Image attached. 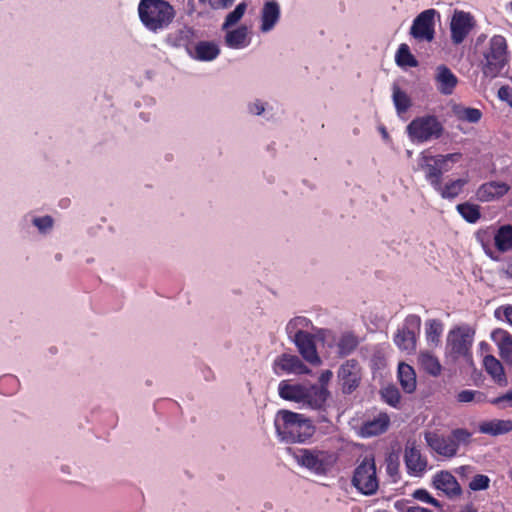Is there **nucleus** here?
Returning <instances> with one entry per match:
<instances>
[{
  "label": "nucleus",
  "instance_id": "obj_1",
  "mask_svg": "<svg viewBox=\"0 0 512 512\" xmlns=\"http://www.w3.org/2000/svg\"><path fill=\"white\" fill-rule=\"evenodd\" d=\"M274 426L278 438L286 443L305 442L315 431L308 417L285 409L276 413Z\"/></svg>",
  "mask_w": 512,
  "mask_h": 512
},
{
  "label": "nucleus",
  "instance_id": "obj_2",
  "mask_svg": "<svg viewBox=\"0 0 512 512\" xmlns=\"http://www.w3.org/2000/svg\"><path fill=\"white\" fill-rule=\"evenodd\" d=\"M138 16L142 25L150 32L166 29L175 17V10L166 0H140Z\"/></svg>",
  "mask_w": 512,
  "mask_h": 512
},
{
  "label": "nucleus",
  "instance_id": "obj_3",
  "mask_svg": "<svg viewBox=\"0 0 512 512\" xmlns=\"http://www.w3.org/2000/svg\"><path fill=\"white\" fill-rule=\"evenodd\" d=\"M480 54L483 75L490 79L496 78L508 64L506 39L501 35H494L482 48Z\"/></svg>",
  "mask_w": 512,
  "mask_h": 512
},
{
  "label": "nucleus",
  "instance_id": "obj_4",
  "mask_svg": "<svg viewBox=\"0 0 512 512\" xmlns=\"http://www.w3.org/2000/svg\"><path fill=\"white\" fill-rule=\"evenodd\" d=\"M294 459L317 475L326 474L335 462L333 453L317 449H299L294 453Z\"/></svg>",
  "mask_w": 512,
  "mask_h": 512
},
{
  "label": "nucleus",
  "instance_id": "obj_5",
  "mask_svg": "<svg viewBox=\"0 0 512 512\" xmlns=\"http://www.w3.org/2000/svg\"><path fill=\"white\" fill-rule=\"evenodd\" d=\"M352 485L364 495H373L377 492L379 481L373 456H365L356 466L352 477Z\"/></svg>",
  "mask_w": 512,
  "mask_h": 512
},
{
  "label": "nucleus",
  "instance_id": "obj_6",
  "mask_svg": "<svg viewBox=\"0 0 512 512\" xmlns=\"http://www.w3.org/2000/svg\"><path fill=\"white\" fill-rule=\"evenodd\" d=\"M407 133L413 142L423 143L440 138L443 126L437 117L425 115L413 119L407 126Z\"/></svg>",
  "mask_w": 512,
  "mask_h": 512
},
{
  "label": "nucleus",
  "instance_id": "obj_7",
  "mask_svg": "<svg viewBox=\"0 0 512 512\" xmlns=\"http://www.w3.org/2000/svg\"><path fill=\"white\" fill-rule=\"evenodd\" d=\"M474 330L461 326L451 330L447 336V352L454 358H468L473 343Z\"/></svg>",
  "mask_w": 512,
  "mask_h": 512
},
{
  "label": "nucleus",
  "instance_id": "obj_8",
  "mask_svg": "<svg viewBox=\"0 0 512 512\" xmlns=\"http://www.w3.org/2000/svg\"><path fill=\"white\" fill-rule=\"evenodd\" d=\"M476 27V20L470 12L455 9L449 22L450 39L453 45L462 44Z\"/></svg>",
  "mask_w": 512,
  "mask_h": 512
},
{
  "label": "nucleus",
  "instance_id": "obj_9",
  "mask_svg": "<svg viewBox=\"0 0 512 512\" xmlns=\"http://www.w3.org/2000/svg\"><path fill=\"white\" fill-rule=\"evenodd\" d=\"M331 393L327 387L317 386L316 383L306 381L305 391L300 408L325 412L329 406Z\"/></svg>",
  "mask_w": 512,
  "mask_h": 512
},
{
  "label": "nucleus",
  "instance_id": "obj_10",
  "mask_svg": "<svg viewBox=\"0 0 512 512\" xmlns=\"http://www.w3.org/2000/svg\"><path fill=\"white\" fill-rule=\"evenodd\" d=\"M439 13L435 9L422 11L412 23L410 34L418 41L431 42L435 37V17Z\"/></svg>",
  "mask_w": 512,
  "mask_h": 512
},
{
  "label": "nucleus",
  "instance_id": "obj_11",
  "mask_svg": "<svg viewBox=\"0 0 512 512\" xmlns=\"http://www.w3.org/2000/svg\"><path fill=\"white\" fill-rule=\"evenodd\" d=\"M337 379L344 394L355 391L362 379V368L355 359L346 360L337 371Z\"/></svg>",
  "mask_w": 512,
  "mask_h": 512
},
{
  "label": "nucleus",
  "instance_id": "obj_12",
  "mask_svg": "<svg viewBox=\"0 0 512 512\" xmlns=\"http://www.w3.org/2000/svg\"><path fill=\"white\" fill-rule=\"evenodd\" d=\"M421 320L416 315L406 318L404 326L394 336L396 346L406 352L416 348V333L420 330Z\"/></svg>",
  "mask_w": 512,
  "mask_h": 512
},
{
  "label": "nucleus",
  "instance_id": "obj_13",
  "mask_svg": "<svg viewBox=\"0 0 512 512\" xmlns=\"http://www.w3.org/2000/svg\"><path fill=\"white\" fill-rule=\"evenodd\" d=\"M273 372L281 376L283 374L307 375L311 370L294 354L283 353L275 358L272 365Z\"/></svg>",
  "mask_w": 512,
  "mask_h": 512
},
{
  "label": "nucleus",
  "instance_id": "obj_14",
  "mask_svg": "<svg viewBox=\"0 0 512 512\" xmlns=\"http://www.w3.org/2000/svg\"><path fill=\"white\" fill-rule=\"evenodd\" d=\"M424 438L431 450L440 456L452 458L458 452L457 444H455V440L451 439L450 436L426 432Z\"/></svg>",
  "mask_w": 512,
  "mask_h": 512
},
{
  "label": "nucleus",
  "instance_id": "obj_15",
  "mask_svg": "<svg viewBox=\"0 0 512 512\" xmlns=\"http://www.w3.org/2000/svg\"><path fill=\"white\" fill-rule=\"evenodd\" d=\"M296 345L301 356L311 365L319 366L322 361L317 353L313 336L310 333H297L290 338Z\"/></svg>",
  "mask_w": 512,
  "mask_h": 512
},
{
  "label": "nucleus",
  "instance_id": "obj_16",
  "mask_svg": "<svg viewBox=\"0 0 512 512\" xmlns=\"http://www.w3.org/2000/svg\"><path fill=\"white\" fill-rule=\"evenodd\" d=\"M281 8L276 0L266 1L260 10L259 31L267 34L274 30L280 21Z\"/></svg>",
  "mask_w": 512,
  "mask_h": 512
},
{
  "label": "nucleus",
  "instance_id": "obj_17",
  "mask_svg": "<svg viewBox=\"0 0 512 512\" xmlns=\"http://www.w3.org/2000/svg\"><path fill=\"white\" fill-rule=\"evenodd\" d=\"M432 485L450 499L459 497L462 494V488L457 479L448 471L436 473L432 478Z\"/></svg>",
  "mask_w": 512,
  "mask_h": 512
},
{
  "label": "nucleus",
  "instance_id": "obj_18",
  "mask_svg": "<svg viewBox=\"0 0 512 512\" xmlns=\"http://www.w3.org/2000/svg\"><path fill=\"white\" fill-rule=\"evenodd\" d=\"M220 47L217 42L209 40H200L194 43L188 50V56L199 62L214 61L220 55Z\"/></svg>",
  "mask_w": 512,
  "mask_h": 512
},
{
  "label": "nucleus",
  "instance_id": "obj_19",
  "mask_svg": "<svg viewBox=\"0 0 512 512\" xmlns=\"http://www.w3.org/2000/svg\"><path fill=\"white\" fill-rule=\"evenodd\" d=\"M389 424V416L386 413L380 412L363 422L359 428V435L363 438L380 435L387 431Z\"/></svg>",
  "mask_w": 512,
  "mask_h": 512
},
{
  "label": "nucleus",
  "instance_id": "obj_20",
  "mask_svg": "<svg viewBox=\"0 0 512 512\" xmlns=\"http://www.w3.org/2000/svg\"><path fill=\"white\" fill-rule=\"evenodd\" d=\"M225 31L224 43L228 48L242 50L251 44V32L246 25Z\"/></svg>",
  "mask_w": 512,
  "mask_h": 512
},
{
  "label": "nucleus",
  "instance_id": "obj_21",
  "mask_svg": "<svg viewBox=\"0 0 512 512\" xmlns=\"http://www.w3.org/2000/svg\"><path fill=\"white\" fill-rule=\"evenodd\" d=\"M404 459L409 474L421 476L426 471L427 459L414 444L406 446Z\"/></svg>",
  "mask_w": 512,
  "mask_h": 512
},
{
  "label": "nucleus",
  "instance_id": "obj_22",
  "mask_svg": "<svg viewBox=\"0 0 512 512\" xmlns=\"http://www.w3.org/2000/svg\"><path fill=\"white\" fill-rule=\"evenodd\" d=\"M418 167L425 172V178L434 188H439L442 180V174L434 156L421 153L418 157Z\"/></svg>",
  "mask_w": 512,
  "mask_h": 512
},
{
  "label": "nucleus",
  "instance_id": "obj_23",
  "mask_svg": "<svg viewBox=\"0 0 512 512\" xmlns=\"http://www.w3.org/2000/svg\"><path fill=\"white\" fill-rule=\"evenodd\" d=\"M305 386L306 381L282 380L278 384V394L283 400L294 402L300 406Z\"/></svg>",
  "mask_w": 512,
  "mask_h": 512
},
{
  "label": "nucleus",
  "instance_id": "obj_24",
  "mask_svg": "<svg viewBox=\"0 0 512 512\" xmlns=\"http://www.w3.org/2000/svg\"><path fill=\"white\" fill-rule=\"evenodd\" d=\"M437 89L443 95H451L458 83L456 75L445 65H440L435 71Z\"/></svg>",
  "mask_w": 512,
  "mask_h": 512
},
{
  "label": "nucleus",
  "instance_id": "obj_25",
  "mask_svg": "<svg viewBox=\"0 0 512 512\" xmlns=\"http://www.w3.org/2000/svg\"><path fill=\"white\" fill-rule=\"evenodd\" d=\"M509 191V186L505 182L491 181L482 184L477 192V199L481 202H490L504 196Z\"/></svg>",
  "mask_w": 512,
  "mask_h": 512
},
{
  "label": "nucleus",
  "instance_id": "obj_26",
  "mask_svg": "<svg viewBox=\"0 0 512 512\" xmlns=\"http://www.w3.org/2000/svg\"><path fill=\"white\" fill-rule=\"evenodd\" d=\"M492 341L497 345L501 358L512 365V336L503 329L491 333Z\"/></svg>",
  "mask_w": 512,
  "mask_h": 512
},
{
  "label": "nucleus",
  "instance_id": "obj_27",
  "mask_svg": "<svg viewBox=\"0 0 512 512\" xmlns=\"http://www.w3.org/2000/svg\"><path fill=\"white\" fill-rule=\"evenodd\" d=\"M195 37V30L191 27L184 26L169 34L168 42L174 47H183L188 54V50H190L195 43Z\"/></svg>",
  "mask_w": 512,
  "mask_h": 512
},
{
  "label": "nucleus",
  "instance_id": "obj_28",
  "mask_svg": "<svg viewBox=\"0 0 512 512\" xmlns=\"http://www.w3.org/2000/svg\"><path fill=\"white\" fill-rule=\"evenodd\" d=\"M479 431L483 434L498 436L512 431V420H491L482 422Z\"/></svg>",
  "mask_w": 512,
  "mask_h": 512
},
{
  "label": "nucleus",
  "instance_id": "obj_29",
  "mask_svg": "<svg viewBox=\"0 0 512 512\" xmlns=\"http://www.w3.org/2000/svg\"><path fill=\"white\" fill-rule=\"evenodd\" d=\"M398 379L406 393H412L416 389V374L410 365L406 363L398 365Z\"/></svg>",
  "mask_w": 512,
  "mask_h": 512
},
{
  "label": "nucleus",
  "instance_id": "obj_30",
  "mask_svg": "<svg viewBox=\"0 0 512 512\" xmlns=\"http://www.w3.org/2000/svg\"><path fill=\"white\" fill-rule=\"evenodd\" d=\"M484 366L487 373L501 386L507 384L504 369L499 360L494 356L488 355L484 358Z\"/></svg>",
  "mask_w": 512,
  "mask_h": 512
},
{
  "label": "nucleus",
  "instance_id": "obj_31",
  "mask_svg": "<svg viewBox=\"0 0 512 512\" xmlns=\"http://www.w3.org/2000/svg\"><path fill=\"white\" fill-rule=\"evenodd\" d=\"M359 344L358 337L351 332L341 334L336 342L337 353L340 357L352 354Z\"/></svg>",
  "mask_w": 512,
  "mask_h": 512
},
{
  "label": "nucleus",
  "instance_id": "obj_32",
  "mask_svg": "<svg viewBox=\"0 0 512 512\" xmlns=\"http://www.w3.org/2000/svg\"><path fill=\"white\" fill-rule=\"evenodd\" d=\"M467 183V179L452 180L445 185H442L441 182L439 188H434V190L437 191L443 199H454L462 192Z\"/></svg>",
  "mask_w": 512,
  "mask_h": 512
},
{
  "label": "nucleus",
  "instance_id": "obj_33",
  "mask_svg": "<svg viewBox=\"0 0 512 512\" xmlns=\"http://www.w3.org/2000/svg\"><path fill=\"white\" fill-rule=\"evenodd\" d=\"M418 362L423 370L433 376H437L441 373L442 367L438 358L428 351L420 352Z\"/></svg>",
  "mask_w": 512,
  "mask_h": 512
},
{
  "label": "nucleus",
  "instance_id": "obj_34",
  "mask_svg": "<svg viewBox=\"0 0 512 512\" xmlns=\"http://www.w3.org/2000/svg\"><path fill=\"white\" fill-rule=\"evenodd\" d=\"M494 242L500 252L512 249V225L501 226L494 236Z\"/></svg>",
  "mask_w": 512,
  "mask_h": 512
},
{
  "label": "nucleus",
  "instance_id": "obj_35",
  "mask_svg": "<svg viewBox=\"0 0 512 512\" xmlns=\"http://www.w3.org/2000/svg\"><path fill=\"white\" fill-rule=\"evenodd\" d=\"M453 113L459 120L469 123H477L482 118V112L479 109L461 105H455L453 107Z\"/></svg>",
  "mask_w": 512,
  "mask_h": 512
},
{
  "label": "nucleus",
  "instance_id": "obj_36",
  "mask_svg": "<svg viewBox=\"0 0 512 512\" xmlns=\"http://www.w3.org/2000/svg\"><path fill=\"white\" fill-rule=\"evenodd\" d=\"M392 99L398 114L407 112L411 106L410 97L396 85L393 86Z\"/></svg>",
  "mask_w": 512,
  "mask_h": 512
},
{
  "label": "nucleus",
  "instance_id": "obj_37",
  "mask_svg": "<svg viewBox=\"0 0 512 512\" xmlns=\"http://www.w3.org/2000/svg\"><path fill=\"white\" fill-rule=\"evenodd\" d=\"M311 325V322L306 317H295L291 319L287 326H286V332L289 336V338H293L294 335L299 333H308L306 329H308Z\"/></svg>",
  "mask_w": 512,
  "mask_h": 512
},
{
  "label": "nucleus",
  "instance_id": "obj_38",
  "mask_svg": "<svg viewBox=\"0 0 512 512\" xmlns=\"http://www.w3.org/2000/svg\"><path fill=\"white\" fill-rule=\"evenodd\" d=\"M396 63L402 67H416L418 62L411 54L407 44H401L396 52Z\"/></svg>",
  "mask_w": 512,
  "mask_h": 512
},
{
  "label": "nucleus",
  "instance_id": "obj_39",
  "mask_svg": "<svg viewBox=\"0 0 512 512\" xmlns=\"http://www.w3.org/2000/svg\"><path fill=\"white\" fill-rule=\"evenodd\" d=\"M426 339L429 343L437 345L443 332V325L439 320L431 319L425 324Z\"/></svg>",
  "mask_w": 512,
  "mask_h": 512
},
{
  "label": "nucleus",
  "instance_id": "obj_40",
  "mask_svg": "<svg viewBox=\"0 0 512 512\" xmlns=\"http://www.w3.org/2000/svg\"><path fill=\"white\" fill-rule=\"evenodd\" d=\"M246 10L247 4L245 2L239 3L233 11L227 14L222 24V30H227L236 25L242 19Z\"/></svg>",
  "mask_w": 512,
  "mask_h": 512
},
{
  "label": "nucleus",
  "instance_id": "obj_41",
  "mask_svg": "<svg viewBox=\"0 0 512 512\" xmlns=\"http://www.w3.org/2000/svg\"><path fill=\"white\" fill-rule=\"evenodd\" d=\"M456 208L460 215L469 223H475L480 218V210L477 205L462 203L458 204Z\"/></svg>",
  "mask_w": 512,
  "mask_h": 512
},
{
  "label": "nucleus",
  "instance_id": "obj_42",
  "mask_svg": "<svg viewBox=\"0 0 512 512\" xmlns=\"http://www.w3.org/2000/svg\"><path fill=\"white\" fill-rule=\"evenodd\" d=\"M461 157H462L461 153H450V154H446V155L434 156L442 175H443V173L448 172L451 169L450 164L459 162Z\"/></svg>",
  "mask_w": 512,
  "mask_h": 512
},
{
  "label": "nucleus",
  "instance_id": "obj_43",
  "mask_svg": "<svg viewBox=\"0 0 512 512\" xmlns=\"http://www.w3.org/2000/svg\"><path fill=\"white\" fill-rule=\"evenodd\" d=\"M457 400L461 403L474 402L481 404L486 401V395L483 392L477 390H462L458 393Z\"/></svg>",
  "mask_w": 512,
  "mask_h": 512
},
{
  "label": "nucleus",
  "instance_id": "obj_44",
  "mask_svg": "<svg viewBox=\"0 0 512 512\" xmlns=\"http://www.w3.org/2000/svg\"><path fill=\"white\" fill-rule=\"evenodd\" d=\"M381 396L385 403L397 408L400 403V393L398 389L393 385H388L381 390Z\"/></svg>",
  "mask_w": 512,
  "mask_h": 512
},
{
  "label": "nucleus",
  "instance_id": "obj_45",
  "mask_svg": "<svg viewBox=\"0 0 512 512\" xmlns=\"http://www.w3.org/2000/svg\"><path fill=\"white\" fill-rule=\"evenodd\" d=\"M31 223L37 228L39 233L46 235L48 234L54 225V220L51 216H33L31 219Z\"/></svg>",
  "mask_w": 512,
  "mask_h": 512
},
{
  "label": "nucleus",
  "instance_id": "obj_46",
  "mask_svg": "<svg viewBox=\"0 0 512 512\" xmlns=\"http://www.w3.org/2000/svg\"><path fill=\"white\" fill-rule=\"evenodd\" d=\"M270 108L267 101L258 98L249 101L246 105L248 114L252 116H261Z\"/></svg>",
  "mask_w": 512,
  "mask_h": 512
},
{
  "label": "nucleus",
  "instance_id": "obj_47",
  "mask_svg": "<svg viewBox=\"0 0 512 512\" xmlns=\"http://www.w3.org/2000/svg\"><path fill=\"white\" fill-rule=\"evenodd\" d=\"M490 478L483 474L475 475L469 483V488L472 491H481L489 488Z\"/></svg>",
  "mask_w": 512,
  "mask_h": 512
},
{
  "label": "nucleus",
  "instance_id": "obj_48",
  "mask_svg": "<svg viewBox=\"0 0 512 512\" xmlns=\"http://www.w3.org/2000/svg\"><path fill=\"white\" fill-rule=\"evenodd\" d=\"M413 497L421 502L430 504L434 507H441L440 502L435 499L431 494L425 489H417L413 493Z\"/></svg>",
  "mask_w": 512,
  "mask_h": 512
},
{
  "label": "nucleus",
  "instance_id": "obj_49",
  "mask_svg": "<svg viewBox=\"0 0 512 512\" xmlns=\"http://www.w3.org/2000/svg\"><path fill=\"white\" fill-rule=\"evenodd\" d=\"M471 436L472 434L468 430L462 428L454 429L450 435L451 439L455 440L458 448L460 444L469 443Z\"/></svg>",
  "mask_w": 512,
  "mask_h": 512
},
{
  "label": "nucleus",
  "instance_id": "obj_50",
  "mask_svg": "<svg viewBox=\"0 0 512 512\" xmlns=\"http://www.w3.org/2000/svg\"><path fill=\"white\" fill-rule=\"evenodd\" d=\"M498 97L500 100L508 103L510 107H512V88L509 86H502L499 88Z\"/></svg>",
  "mask_w": 512,
  "mask_h": 512
},
{
  "label": "nucleus",
  "instance_id": "obj_51",
  "mask_svg": "<svg viewBox=\"0 0 512 512\" xmlns=\"http://www.w3.org/2000/svg\"><path fill=\"white\" fill-rule=\"evenodd\" d=\"M236 0H208V4L212 9H226L235 2Z\"/></svg>",
  "mask_w": 512,
  "mask_h": 512
},
{
  "label": "nucleus",
  "instance_id": "obj_52",
  "mask_svg": "<svg viewBox=\"0 0 512 512\" xmlns=\"http://www.w3.org/2000/svg\"><path fill=\"white\" fill-rule=\"evenodd\" d=\"M490 402L493 405H498V406H500L502 403H506L507 406L512 407V389L510 391H508L506 394L492 399Z\"/></svg>",
  "mask_w": 512,
  "mask_h": 512
},
{
  "label": "nucleus",
  "instance_id": "obj_53",
  "mask_svg": "<svg viewBox=\"0 0 512 512\" xmlns=\"http://www.w3.org/2000/svg\"><path fill=\"white\" fill-rule=\"evenodd\" d=\"M333 377V373L331 370H324L321 372L317 386L327 387L328 383L331 381Z\"/></svg>",
  "mask_w": 512,
  "mask_h": 512
},
{
  "label": "nucleus",
  "instance_id": "obj_54",
  "mask_svg": "<svg viewBox=\"0 0 512 512\" xmlns=\"http://www.w3.org/2000/svg\"><path fill=\"white\" fill-rule=\"evenodd\" d=\"M503 315L507 322L512 325V306L508 305L503 307Z\"/></svg>",
  "mask_w": 512,
  "mask_h": 512
},
{
  "label": "nucleus",
  "instance_id": "obj_55",
  "mask_svg": "<svg viewBox=\"0 0 512 512\" xmlns=\"http://www.w3.org/2000/svg\"><path fill=\"white\" fill-rule=\"evenodd\" d=\"M407 512H432L426 508H423V507H420V506H413V507H409L407 509Z\"/></svg>",
  "mask_w": 512,
  "mask_h": 512
},
{
  "label": "nucleus",
  "instance_id": "obj_56",
  "mask_svg": "<svg viewBox=\"0 0 512 512\" xmlns=\"http://www.w3.org/2000/svg\"><path fill=\"white\" fill-rule=\"evenodd\" d=\"M459 512H478V510L472 504H468L462 507Z\"/></svg>",
  "mask_w": 512,
  "mask_h": 512
},
{
  "label": "nucleus",
  "instance_id": "obj_57",
  "mask_svg": "<svg viewBox=\"0 0 512 512\" xmlns=\"http://www.w3.org/2000/svg\"><path fill=\"white\" fill-rule=\"evenodd\" d=\"M470 470V467L469 466H461L458 468V473L460 474H465L466 472H468Z\"/></svg>",
  "mask_w": 512,
  "mask_h": 512
},
{
  "label": "nucleus",
  "instance_id": "obj_58",
  "mask_svg": "<svg viewBox=\"0 0 512 512\" xmlns=\"http://www.w3.org/2000/svg\"><path fill=\"white\" fill-rule=\"evenodd\" d=\"M486 38L485 35H480L478 38H477V45L480 43V41L484 40Z\"/></svg>",
  "mask_w": 512,
  "mask_h": 512
},
{
  "label": "nucleus",
  "instance_id": "obj_59",
  "mask_svg": "<svg viewBox=\"0 0 512 512\" xmlns=\"http://www.w3.org/2000/svg\"><path fill=\"white\" fill-rule=\"evenodd\" d=\"M507 274L512 277V265L508 266L507 268Z\"/></svg>",
  "mask_w": 512,
  "mask_h": 512
},
{
  "label": "nucleus",
  "instance_id": "obj_60",
  "mask_svg": "<svg viewBox=\"0 0 512 512\" xmlns=\"http://www.w3.org/2000/svg\"><path fill=\"white\" fill-rule=\"evenodd\" d=\"M381 132H382V135H383L384 138L388 137V133H387V131L384 128H382Z\"/></svg>",
  "mask_w": 512,
  "mask_h": 512
},
{
  "label": "nucleus",
  "instance_id": "obj_61",
  "mask_svg": "<svg viewBox=\"0 0 512 512\" xmlns=\"http://www.w3.org/2000/svg\"><path fill=\"white\" fill-rule=\"evenodd\" d=\"M392 470H394V467H393V464L390 463V464H388V471L391 472Z\"/></svg>",
  "mask_w": 512,
  "mask_h": 512
},
{
  "label": "nucleus",
  "instance_id": "obj_62",
  "mask_svg": "<svg viewBox=\"0 0 512 512\" xmlns=\"http://www.w3.org/2000/svg\"><path fill=\"white\" fill-rule=\"evenodd\" d=\"M510 478H511V480H512V470H511V472H510Z\"/></svg>",
  "mask_w": 512,
  "mask_h": 512
},
{
  "label": "nucleus",
  "instance_id": "obj_63",
  "mask_svg": "<svg viewBox=\"0 0 512 512\" xmlns=\"http://www.w3.org/2000/svg\"><path fill=\"white\" fill-rule=\"evenodd\" d=\"M510 7H511V10H512V2L510 3Z\"/></svg>",
  "mask_w": 512,
  "mask_h": 512
}]
</instances>
